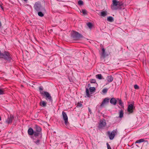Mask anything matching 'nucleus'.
Segmentation results:
<instances>
[{
	"mask_svg": "<svg viewBox=\"0 0 149 149\" xmlns=\"http://www.w3.org/2000/svg\"><path fill=\"white\" fill-rule=\"evenodd\" d=\"M0 58H3L6 60H9L11 58V56L9 53L5 52L3 54L1 53Z\"/></svg>",
	"mask_w": 149,
	"mask_h": 149,
	"instance_id": "1",
	"label": "nucleus"
},
{
	"mask_svg": "<svg viewBox=\"0 0 149 149\" xmlns=\"http://www.w3.org/2000/svg\"><path fill=\"white\" fill-rule=\"evenodd\" d=\"M117 130H113L111 132L110 131L108 132V134L109 135L110 139H113L116 134Z\"/></svg>",
	"mask_w": 149,
	"mask_h": 149,
	"instance_id": "2",
	"label": "nucleus"
},
{
	"mask_svg": "<svg viewBox=\"0 0 149 149\" xmlns=\"http://www.w3.org/2000/svg\"><path fill=\"white\" fill-rule=\"evenodd\" d=\"M43 93H41L44 94L45 96L46 100L49 102H52V97L49 93L46 91H44Z\"/></svg>",
	"mask_w": 149,
	"mask_h": 149,
	"instance_id": "3",
	"label": "nucleus"
},
{
	"mask_svg": "<svg viewBox=\"0 0 149 149\" xmlns=\"http://www.w3.org/2000/svg\"><path fill=\"white\" fill-rule=\"evenodd\" d=\"M62 114L63 120L65 121V123L66 125H68V118L66 113L64 111H63Z\"/></svg>",
	"mask_w": 149,
	"mask_h": 149,
	"instance_id": "4",
	"label": "nucleus"
},
{
	"mask_svg": "<svg viewBox=\"0 0 149 149\" xmlns=\"http://www.w3.org/2000/svg\"><path fill=\"white\" fill-rule=\"evenodd\" d=\"M34 8L37 11L41 10V5L40 3L39 2H36L35 3L34 6Z\"/></svg>",
	"mask_w": 149,
	"mask_h": 149,
	"instance_id": "5",
	"label": "nucleus"
},
{
	"mask_svg": "<svg viewBox=\"0 0 149 149\" xmlns=\"http://www.w3.org/2000/svg\"><path fill=\"white\" fill-rule=\"evenodd\" d=\"M72 35L74 38H79L81 37V36L77 32L73 31Z\"/></svg>",
	"mask_w": 149,
	"mask_h": 149,
	"instance_id": "6",
	"label": "nucleus"
},
{
	"mask_svg": "<svg viewBox=\"0 0 149 149\" xmlns=\"http://www.w3.org/2000/svg\"><path fill=\"white\" fill-rule=\"evenodd\" d=\"M13 116L12 115H10V116L8 117V118L6 120V122L8 124L11 123L13 119Z\"/></svg>",
	"mask_w": 149,
	"mask_h": 149,
	"instance_id": "7",
	"label": "nucleus"
},
{
	"mask_svg": "<svg viewBox=\"0 0 149 149\" xmlns=\"http://www.w3.org/2000/svg\"><path fill=\"white\" fill-rule=\"evenodd\" d=\"M106 123L105 120L103 119L100 121L99 124V127H104L106 126Z\"/></svg>",
	"mask_w": 149,
	"mask_h": 149,
	"instance_id": "8",
	"label": "nucleus"
},
{
	"mask_svg": "<svg viewBox=\"0 0 149 149\" xmlns=\"http://www.w3.org/2000/svg\"><path fill=\"white\" fill-rule=\"evenodd\" d=\"M133 106L132 104H130L129 105L127 108V111L129 113H132L133 112Z\"/></svg>",
	"mask_w": 149,
	"mask_h": 149,
	"instance_id": "9",
	"label": "nucleus"
},
{
	"mask_svg": "<svg viewBox=\"0 0 149 149\" xmlns=\"http://www.w3.org/2000/svg\"><path fill=\"white\" fill-rule=\"evenodd\" d=\"M142 142H144L145 144L146 145L148 144V142L147 140H145L143 139H141L139 140H137L135 143H139Z\"/></svg>",
	"mask_w": 149,
	"mask_h": 149,
	"instance_id": "10",
	"label": "nucleus"
},
{
	"mask_svg": "<svg viewBox=\"0 0 149 149\" xmlns=\"http://www.w3.org/2000/svg\"><path fill=\"white\" fill-rule=\"evenodd\" d=\"M109 98H105L104 100L103 101L102 104L101 105V106H103L104 104L106 103H108L109 102Z\"/></svg>",
	"mask_w": 149,
	"mask_h": 149,
	"instance_id": "11",
	"label": "nucleus"
},
{
	"mask_svg": "<svg viewBox=\"0 0 149 149\" xmlns=\"http://www.w3.org/2000/svg\"><path fill=\"white\" fill-rule=\"evenodd\" d=\"M113 77L111 75L108 76L107 78V79L109 82H112L113 81Z\"/></svg>",
	"mask_w": 149,
	"mask_h": 149,
	"instance_id": "12",
	"label": "nucleus"
},
{
	"mask_svg": "<svg viewBox=\"0 0 149 149\" xmlns=\"http://www.w3.org/2000/svg\"><path fill=\"white\" fill-rule=\"evenodd\" d=\"M110 102L111 104L115 105L116 104V100L115 98H112L110 100Z\"/></svg>",
	"mask_w": 149,
	"mask_h": 149,
	"instance_id": "13",
	"label": "nucleus"
},
{
	"mask_svg": "<svg viewBox=\"0 0 149 149\" xmlns=\"http://www.w3.org/2000/svg\"><path fill=\"white\" fill-rule=\"evenodd\" d=\"M28 132V134L30 135H32L34 132L33 129L31 128H30L29 129Z\"/></svg>",
	"mask_w": 149,
	"mask_h": 149,
	"instance_id": "14",
	"label": "nucleus"
},
{
	"mask_svg": "<svg viewBox=\"0 0 149 149\" xmlns=\"http://www.w3.org/2000/svg\"><path fill=\"white\" fill-rule=\"evenodd\" d=\"M35 128L36 132H40L41 131V128L40 127L37 125L35 126Z\"/></svg>",
	"mask_w": 149,
	"mask_h": 149,
	"instance_id": "15",
	"label": "nucleus"
},
{
	"mask_svg": "<svg viewBox=\"0 0 149 149\" xmlns=\"http://www.w3.org/2000/svg\"><path fill=\"white\" fill-rule=\"evenodd\" d=\"M40 104L41 106L43 107H45L46 106V103L43 101H41Z\"/></svg>",
	"mask_w": 149,
	"mask_h": 149,
	"instance_id": "16",
	"label": "nucleus"
},
{
	"mask_svg": "<svg viewBox=\"0 0 149 149\" xmlns=\"http://www.w3.org/2000/svg\"><path fill=\"white\" fill-rule=\"evenodd\" d=\"M107 20L108 21L110 22H112L114 21L113 18L111 16H109L107 18Z\"/></svg>",
	"mask_w": 149,
	"mask_h": 149,
	"instance_id": "17",
	"label": "nucleus"
},
{
	"mask_svg": "<svg viewBox=\"0 0 149 149\" xmlns=\"http://www.w3.org/2000/svg\"><path fill=\"white\" fill-rule=\"evenodd\" d=\"M119 117L120 118H122L123 117V110H121L119 111Z\"/></svg>",
	"mask_w": 149,
	"mask_h": 149,
	"instance_id": "18",
	"label": "nucleus"
},
{
	"mask_svg": "<svg viewBox=\"0 0 149 149\" xmlns=\"http://www.w3.org/2000/svg\"><path fill=\"white\" fill-rule=\"evenodd\" d=\"M107 12L106 11L102 12L101 13V15L103 17H105L107 15Z\"/></svg>",
	"mask_w": 149,
	"mask_h": 149,
	"instance_id": "19",
	"label": "nucleus"
},
{
	"mask_svg": "<svg viewBox=\"0 0 149 149\" xmlns=\"http://www.w3.org/2000/svg\"><path fill=\"white\" fill-rule=\"evenodd\" d=\"M89 90L90 93L92 94V92L94 91L95 90V88L94 87H91L90 88Z\"/></svg>",
	"mask_w": 149,
	"mask_h": 149,
	"instance_id": "20",
	"label": "nucleus"
},
{
	"mask_svg": "<svg viewBox=\"0 0 149 149\" xmlns=\"http://www.w3.org/2000/svg\"><path fill=\"white\" fill-rule=\"evenodd\" d=\"M102 56L104 57L105 56V49L103 48L102 49Z\"/></svg>",
	"mask_w": 149,
	"mask_h": 149,
	"instance_id": "21",
	"label": "nucleus"
},
{
	"mask_svg": "<svg viewBox=\"0 0 149 149\" xmlns=\"http://www.w3.org/2000/svg\"><path fill=\"white\" fill-rule=\"evenodd\" d=\"M87 25L88 26L89 28L90 29H91L93 26V25L90 22H88L87 23Z\"/></svg>",
	"mask_w": 149,
	"mask_h": 149,
	"instance_id": "22",
	"label": "nucleus"
},
{
	"mask_svg": "<svg viewBox=\"0 0 149 149\" xmlns=\"http://www.w3.org/2000/svg\"><path fill=\"white\" fill-rule=\"evenodd\" d=\"M118 1H117L116 0H113V5L115 6H118Z\"/></svg>",
	"mask_w": 149,
	"mask_h": 149,
	"instance_id": "23",
	"label": "nucleus"
},
{
	"mask_svg": "<svg viewBox=\"0 0 149 149\" xmlns=\"http://www.w3.org/2000/svg\"><path fill=\"white\" fill-rule=\"evenodd\" d=\"M86 95L88 97H89L90 96V95L89 94V90L88 88H86Z\"/></svg>",
	"mask_w": 149,
	"mask_h": 149,
	"instance_id": "24",
	"label": "nucleus"
},
{
	"mask_svg": "<svg viewBox=\"0 0 149 149\" xmlns=\"http://www.w3.org/2000/svg\"><path fill=\"white\" fill-rule=\"evenodd\" d=\"M38 15L40 17H42L43 16L44 14H43L41 12H39L38 13Z\"/></svg>",
	"mask_w": 149,
	"mask_h": 149,
	"instance_id": "25",
	"label": "nucleus"
},
{
	"mask_svg": "<svg viewBox=\"0 0 149 149\" xmlns=\"http://www.w3.org/2000/svg\"><path fill=\"white\" fill-rule=\"evenodd\" d=\"M96 78L99 79H102V75L101 74H98L96 75Z\"/></svg>",
	"mask_w": 149,
	"mask_h": 149,
	"instance_id": "26",
	"label": "nucleus"
},
{
	"mask_svg": "<svg viewBox=\"0 0 149 149\" xmlns=\"http://www.w3.org/2000/svg\"><path fill=\"white\" fill-rule=\"evenodd\" d=\"M111 8L113 10H115L117 9V6H115L114 5H113V6L111 7Z\"/></svg>",
	"mask_w": 149,
	"mask_h": 149,
	"instance_id": "27",
	"label": "nucleus"
},
{
	"mask_svg": "<svg viewBox=\"0 0 149 149\" xmlns=\"http://www.w3.org/2000/svg\"><path fill=\"white\" fill-rule=\"evenodd\" d=\"M119 100V104L120 105L121 107H123V103L122 102V101L121 100Z\"/></svg>",
	"mask_w": 149,
	"mask_h": 149,
	"instance_id": "28",
	"label": "nucleus"
},
{
	"mask_svg": "<svg viewBox=\"0 0 149 149\" xmlns=\"http://www.w3.org/2000/svg\"><path fill=\"white\" fill-rule=\"evenodd\" d=\"M78 3L79 5H82L83 4V2L81 0H79L78 2Z\"/></svg>",
	"mask_w": 149,
	"mask_h": 149,
	"instance_id": "29",
	"label": "nucleus"
},
{
	"mask_svg": "<svg viewBox=\"0 0 149 149\" xmlns=\"http://www.w3.org/2000/svg\"><path fill=\"white\" fill-rule=\"evenodd\" d=\"M40 132H36L35 131L34 132H33V134H34V135L35 136H38L40 134Z\"/></svg>",
	"mask_w": 149,
	"mask_h": 149,
	"instance_id": "30",
	"label": "nucleus"
},
{
	"mask_svg": "<svg viewBox=\"0 0 149 149\" xmlns=\"http://www.w3.org/2000/svg\"><path fill=\"white\" fill-rule=\"evenodd\" d=\"M107 91V88H104L103 89L102 92L104 93H106Z\"/></svg>",
	"mask_w": 149,
	"mask_h": 149,
	"instance_id": "31",
	"label": "nucleus"
},
{
	"mask_svg": "<svg viewBox=\"0 0 149 149\" xmlns=\"http://www.w3.org/2000/svg\"><path fill=\"white\" fill-rule=\"evenodd\" d=\"M82 106V104L81 103L79 102H78L77 103V107H81Z\"/></svg>",
	"mask_w": 149,
	"mask_h": 149,
	"instance_id": "32",
	"label": "nucleus"
},
{
	"mask_svg": "<svg viewBox=\"0 0 149 149\" xmlns=\"http://www.w3.org/2000/svg\"><path fill=\"white\" fill-rule=\"evenodd\" d=\"M82 13L84 15H85L87 14L86 11L85 10H82Z\"/></svg>",
	"mask_w": 149,
	"mask_h": 149,
	"instance_id": "33",
	"label": "nucleus"
},
{
	"mask_svg": "<svg viewBox=\"0 0 149 149\" xmlns=\"http://www.w3.org/2000/svg\"><path fill=\"white\" fill-rule=\"evenodd\" d=\"M4 94V90L3 89H0V95H2Z\"/></svg>",
	"mask_w": 149,
	"mask_h": 149,
	"instance_id": "34",
	"label": "nucleus"
},
{
	"mask_svg": "<svg viewBox=\"0 0 149 149\" xmlns=\"http://www.w3.org/2000/svg\"><path fill=\"white\" fill-rule=\"evenodd\" d=\"M123 3L122 2H119L118 1V6H121L122 5Z\"/></svg>",
	"mask_w": 149,
	"mask_h": 149,
	"instance_id": "35",
	"label": "nucleus"
},
{
	"mask_svg": "<svg viewBox=\"0 0 149 149\" xmlns=\"http://www.w3.org/2000/svg\"><path fill=\"white\" fill-rule=\"evenodd\" d=\"M96 81L95 80V79H92L91 80V82L92 83H95Z\"/></svg>",
	"mask_w": 149,
	"mask_h": 149,
	"instance_id": "36",
	"label": "nucleus"
},
{
	"mask_svg": "<svg viewBox=\"0 0 149 149\" xmlns=\"http://www.w3.org/2000/svg\"><path fill=\"white\" fill-rule=\"evenodd\" d=\"M134 88L135 89H138L139 88V87L138 85L136 84L134 85Z\"/></svg>",
	"mask_w": 149,
	"mask_h": 149,
	"instance_id": "37",
	"label": "nucleus"
},
{
	"mask_svg": "<svg viewBox=\"0 0 149 149\" xmlns=\"http://www.w3.org/2000/svg\"><path fill=\"white\" fill-rule=\"evenodd\" d=\"M108 149H111L109 145L107 143V144Z\"/></svg>",
	"mask_w": 149,
	"mask_h": 149,
	"instance_id": "38",
	"label": "nucleus"
},
{
	"mask_svg": "<svg viewBox=\"0 0 149 149\" xmlns=\"http://www.w3.org/2000/svg\"><path fill=\"white\" fill-rule=\"evenodd\" d=\"M39 90H40V91L42 90L43 89L42 87H41V86L39 88Z\"/></svg>",
	"mask_w": 149,
	"mask_h": 149,
	"instance_id": "39",
	"label": "nucleus"
},
{
	"mask_svg": "<svg viewBox=\"0 0 149 149\" xmlns=\"http://www.w3.org/2000/svg\"><path fill=\"white\" fill-rule=\"evenodd\" d=\"M0 7L3 10V6H2L1 4V5H0Z\"/></svg>",
	"mask_w": 149,
	"mask_h": 149,
	"instance_id": "40",
	"label": "nucleus"
},
{
	"mask_svg": "<svg viewBox=\"0 0 149 149\" xmlns=\"http://www.w3.org/2000/svg\"><path fill=\"white\" fill-rule=\"evenodd\" d=\"M39 140H38L36 142V143L37 144L39 142Z\"/></svg>",
	"mask_w": 149,
	"mask_h": 149,
	"instance_id": "41",
	"label": "nucleus"
},
{
	"mask_svg": "<svg viewBox=\"0 0 149 149\" xmlns=\"http://www.w3.org/2000/svg\"><path fill=\"white\" fill-rule=\"evenodd\" d=\"M1 26V22H0V27Z\"/></svg>",
	"mask_w": 149,
	"mask_h": 149,
	"instance_id": "42",
	"label": "nucleus"
},
{
	"mask_svg": "<svg viewBox=\"0 0 149 149\" xmlns=\"http://www.w3.org/2000/svg\"><path fill=\"white\" fill-rule=\"evenodd\" d=\"M89 112H90L91 111V110L90 109H89Z\"/></svg>",
	"mask_w": 149,
	"mask_h": 149,
	"instance_id": "43",
	"label": "nucleus"
},
{
	"mask_svg": "<svg viewBox=\"0 0 149 149\" xmlns=\"http://www.w3.org/2000/svg\"><path fill=\"white\" fill-rule=\"evenodd\" d=\"M24 1H26L27 0H24Z\"/></svg>",
	"mask_w": 149,
	"mask_h": 149,
	"instance_id": "44",
	"label": "nucleus"
},
{
	"mask_svg": "<svg viewBox=\"0 0 149 149\" xmlns=\"http://www.w3.org/2000/svg\"><path fill=\"white\" fill-rule=\"evenodd\" d=\"M1 118L0 117V121L1 120Z\"/></svg>",
	"mask_w": 149,
	"mask_h": 149,
	"instance_id": "45",
	"label": "nucleus"
},
{
	"mask_svg": "<svg viewBox=\"0 0 149 149\" xmlns=\"http://www.w3.org/2000/svg\"><path fill=\"white\" fill-rule=\"evenodd\" d=\"M43 9H44V10H45V9H44V8H43Z\"/></svg>",
	"mask_w": 149,
	"mask_h": 149,
	"instance_id": "46",
	"label": "nucleus"
}]
</instances>
